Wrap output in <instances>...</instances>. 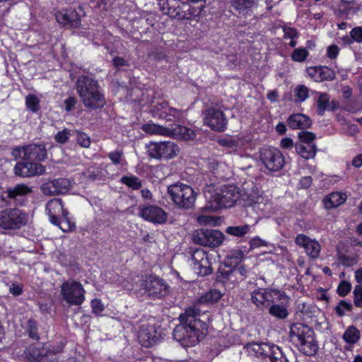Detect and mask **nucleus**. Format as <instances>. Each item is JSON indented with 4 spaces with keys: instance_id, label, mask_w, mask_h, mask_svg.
Masks as SVG:
<instances>
[{
    "instance_id": "30",
    "label": "nucleus",
    "mask_w": 362,
    "mask_h": 362,
    "mask_svg": "<svg viewBox=\"0 0 362 362\" xmlns=\"http://www.w3.org/2000/svg\"><path fill=\"white\" fill-rule=\"evenodd\" d=\"M346 199V194L341 192H332L325 197L324 206L326 209L337 208L341 205Z\"/></svg>"
},
{
    "instance_id": "14",
    "label": "nucleus",
    "mask_w": 362,
    "mask_h": 362,
    "mask_svg": "<svg viewBox=\"0 0 362 362\" xmlns=\"http://www.w3.org/2000/svg\"><path fill=\"white\" fill-rule=\"evenodd\" d=\"M141 286L148 296L153 298L165 296L169 291L168 285L163 279L154 276H146L142 280Z\"/></svg>"
},
{
    "instance_id": "32",
    "label": "nucleus",
    "mask_w": 362,
    "mask_h": 362,
    "mask_svg": "<svg viewBox=\"0 0 362 362\" xmlns=\"http://www.w3.org/2000/svg\"><path fill=\"white\" fill-rule=\"evenodd\" d=\"M141 129L146 134L151 135H161L168 136V134L170 132L169 127L156 124L154 123L143 124Z\"/></svg>"
},
{
    "instance_id": "40",
    "label": "nucleus",
    "mask_w": 362,
    "mask_h": 362,
    "mask_svg": "<svg viewBox=\"0 0 362 362\" xmlns=\"http://www.w3.org/2000/svg\"><path fill=\"white\" fill-rule=\"evenodd\" d=\"M163 117L168 121H180L182 117V112L180 110L170 107L167 112H163Z\"/></svg>"
},
{
    "instance_id": "59",
    "label": "nucleus",
    "mask_w": 362,
    "mask_h": 362,
    "mask_svg": "<svg viewBox=\"0 0 362 362\" xmlns=\"http://www.w3.org/2000/svg\"><path fill=\"white\" fill-rule=\"evenodd\" d=\"M9 291L12 295L18 296L22 293L23 286L20 284H13L9 288Z\"/></svg>"
},
{
    "instance_id": "46",
    "label": "nucleus",
    "mask_w": 362,
    "mask_h": 362,
    "mask_svg": "<svg viewBox=\"0 0 362 362\" xmlns=\"http://www.w3.org/2000/svg\"><path fill=\"white\" fill-rule=\"evenodd\" d=\"M352 305L345 300H341L335 308L336 313L341 317L345 315L346 311H350Z\"/></svg>"
},
{
    "instance_id": "5",
    "label": "nucleus",
    "mask_w": 362,
    "mask_h": 362,
    "mask_svg": "<svg viewBox=\"0 0 362 362\" xmlns=\"http://www.w3.org/2000/svg\"><path fill=\"white\" fill-rule=\"evenodd\" d=\"M168 194L175 205L180 209H192L197 199V194L194 189L189 185L182 183L170 185Z\"/></svg>"
},
{
    "instance_id": "47",
    "label": "nucleus",
    "mask_w": 362,
    "mask_h": 362,
    "mask_svg": "<svg viewBox=\"0 0 362 362\" xmlns=\"http://www.w3.org/2000/svg\"><path fill=\"white\" fill-rule=\"evenodd\" d=\"M76 141L81 146L84 148H88L90 145V137L86 133L81 132H77Z\"/></svg>"
},
{
    "instance_id": "24",
    "label": "nucleus",
    "mask_w": 362,
    "mask_h": 362,
    "mask_svg": "<svg viewBox=\"0 0 362 362\" xmlns=\"http://www.w3.org/2000/svg\"><path fill=\"white\" fill-rule=\"evenodd\" d=\"M23 156L22 158L25 160L42 161L47 158V150L43 144H30L22 147Z\"/></svg>"
},
{
    "instance_id": "44",
    "label": "nucleus",
    "mask_w": 362,
    "mask_h": 362,
    "mask_svg": "<svg viewBox=\"0 0 362 362\" xmlns=\"http://www.w3.org/2000/svg\"><path fill=\"white\" fill-rule=\"evenodd\" d=\"M308 52L305 48H298L295 49L291 58L295 62H303L305 60L306 57H308Z\"/></svg>"
},
{
    "instance_id": "64",
    "label": "nucleus",
    "mask_w": 362,
    "mask_h": 362,
    "mask_svg": "<svg viewBox=\"0 0 362 362\" xmlns=\"http://www.w3.org/2000/svg\"><path fill=\"white\" fill-rule=\"evenodd\" d=\"M64 103H65V105H66L65 110L69 112V111L71 110L75 107V105L76 103V100L74 97H69L65 100Z\"/></svg>"
},
{
    "instance_id": "4",
    "label": "nucleus",
    "mask_w": 362,
    "mask_h": 362,
    "mask_svg": "<svg viewBox=\"0 0 362 362\" xmlns=\"http://www.w3.org/2000/svg\"><path fill=\"white\" fill-rule=\"evenodd\" d=\"M206 194L209 207L214 210L220 208H230L234 206L239 199L240 194L238 189L234 185H224L219 191L214 194Z\"/></svg>"
},
{
    "instance_id": "13",
    "label": "nucleus",
    "mask_w": 362,
    "mask_h": 362,
    "mask_svg": "<svg viewBox=\"0 0 362 362\" xmlns=\"http://www.w3.org/2000/svg\"><path fill=\"white\" fill-rule=\"evenodd\" d=\"M223 238V234L216 229L202 228L193 234L194 243L204 247H218L222 243Z\"/></svg>"
},
{
    "instance_id": "43",
    "label": "nucleus",
    "mask_w": 362,
    "mask_h": 362,
    "mask_svg": "<svg viewBox=\"0 0 362 362\" xmlns=\"http://www.w3.org/2000/svg\"><path fill=\"white\" fill-rule=\"evenodd\" d=\"M319 80L332 81L335 78L334 72L328 67H320Z\"/></svg>"
},
{
    "instance_id": "26",
    "label": "nucleus",
    "mask_w": 362,
    "mask_h": 362,
    "mask_svg": "<svg viewBox=\"0 0 362 362\" xmlns=\"http://www.w3.org/2000/svg\"><path fill=\"white\" fill-rule=\"evenodd\" d=\"M288 298L284 300L276 299V302L272 303L267 308L269 315L279 320L286 319L288 315Z\"/></svg>"
},
{
    "instance_id": "2",
    "label": "nucleus",
    "mask_w": 362,
    "mask_h": 362,
    "mask_svg": "<svg viewBox=\"0 0 362 362\" xmlns=\"http://www.w3.org/2000/svg\"><path fill=\"white\" fill-rule=\"evenodd\" d=\"M76 90L83 105L90 109L103 107L105 104L98 81L88 76H80L76 83Z\"/></svg>"
},
{
    "instance_id": "23",
    "label": "nucleus",
    "mask_w": 362,
    "mask_h": 362,
    "mask_svg": "<svg viewBox=\"0 0 362 362\" xmlns=\"http://www.w3.org/2000/svg\"><path fill=\"white\" fill-rule=\"evenodd\" d=\"M295 243L297 245L303 247L307 255L312 259L319 257L321 247L315 240H313L304 234H298L296 238Z\"/></svg>"
},
{
    "instance_id": "55",
    "label": "nucleus",
    "mask_w": 362,
    "mask_h": 362,
    "mask_svg": "<svg viewBox=\"0 0 362 362\" xmlns=\"http://www.w3.org/2000/svg\"><path fill=\"white\" fill-rule=\"evenodd\" d=\"M341 263L345 267H351L357 263L356 259L341 255L339 256Z\"/></svg>"
},
{
    "instance_id": "8",
    "label": "nucleus",
    "mask_w": 362,
    "mask_h": 362,
    "mask_svg": "<svg viewBox=\"0 0 362 362\" xmlns=\"http://www.w3.org/2000/svg\"><path fill=\"white\" fill-rule=\"evenodd\" d=\"M146 148L148 156L158 160L171 159L179 152L178 146L170 141H151L146 144Z\"/></svg>"
},
{
    "instance_id": "33",
    "label": "nucleus",
    "mask_w": 362,
    "mask_h": 362,
    "mask_svg": "<svg viewBox=\"0 0 362 362\" xmlns=\"http://www.w3.org/2000/svg\"><path fill=\"white\" fill-rule=\"evenodd\" d=\"M317 114L323 115L326 110H333L334 109L333 102L329 101V98L326 93H320L317 101Z\"/></svg>"
},
{
    "instance_id": "42",
    "label": "nucleus",
    "mask_w": 362,
    "mask_h": 362,
    "mask_svg": "<svg viewBox=\"0 0 362 362\" xmlns=\"http://www.w3.org/2000/svg\"><path fill=\"white\" fill-rule=\"evenodd\" d=\"M81 24V18L79 14L75 11L70 9L68 11V25L77 28Z\"/></svg>"
},
{
    "instance_id": "22",
    "label": "nucleus",
    "mask_w": 362,
    "mask_h": 362,
    "mask_svg": "<svg viewBox=\"0 0 362 362\" xmlns=\"http://www.w3.org/2000/svg\"><path fill=\"white\" fill-rule=\"evenodd\" d=\"M15 174L26 177L43 175L45 168L40 163L33 162H18L14 168Z\"/></svg>"
},
{
    "instance_id": "51",
    "label": "nucleus",
    "mask_w": 362,
    "mask_h": 362,
    "mask_svg": "<svg viewBox=\"0 0 362 362\" xmlns=\"http://www.w3.org/2000/svg\"><path fill=\"white\" fill-rule=\"evenodd\" d=\"M354 304L356 306L361 308L362 307V286H356L354 291Z\"/></svg>"
},
{
    "instance_id": "17",
    "label": "nucleus",
    "mask_w": 362,
    "mask_h": 362,
    "mask_svg": "<svg viewBox=\"0 0 362 362\" xmlns=\"http://www.w3.org/2000/svg\"><path fill=\"white\" fill-rule=\"evenodd\" d=\"M250 189L244 188V194L242 195L245 202V206L247 208V212L250 210H263L265 204L263 197L257 191V187L253 182L250 183Z\"/></svg>"
},
{
    "instance_id": "20",
    "label": "nucleus",
    "mask_w": 362,
    "mask_h": 362,
    "mask_svg": "<svg viewBox=\"0 0 362 362\" xmlns=\"http://www.w3.org/2000/svg\"><path fill=\"white\" fill-rule=\"evenodd\" d=\"M192 260L194 271L200 276H204L212 272L206 252L202 249H197L192 254Z\"/></svg>"
},
{
    "instance_id": "60",
    "label": "nucleus",
    "mask_w": 362,
    "mask_h": 362,
    "mask_svg": "<svg viewBox=\"0 0 362 362\" xmlns=\"http://www.w3.org/2000/svg\"><path fill=\"white\" fill-rule=\"evenodd\" d=\"M250 245L252 248L258 247L259 246H266L267 243L259 237H255L250 240Z\"/></svg>"
},
{
    "instance_id": "57",
    "label": "nucleus",
    "mask_w": 362,
    "mask_h": 362,
    "mask_svg": "<svg viewBox=\"0 0 362 362\" xmlns=\"http://www.w3.org/2000/svg\"><path fill=\"white\" fill-rule=\"evenodd\" d=\"M204 7V6L203 4H201L200 6H192L190 4V10H189V13H188L189 16V18H191L192 17H196V16H198L199 15H200Z\"/></svg>"
},
{
    "instance_id": "16",
    "label": "nucleus",
    "mask_w": 362,
    "mask_h": 362,
    "mask_svg": "<svg viewBox=\"0 0 362 362\" xmlns=\"http://www.w3.org/2000/svg\"><path fill=\"white\" fill-rule=\"evenodd\" d=\"M204 123L212 130L223 132L226 129L227 119L222 110L211 107L204 112Z\"/></svg>"
},
{
    "instance_id": "63",
    "label": "nucleus",
    "mask_w": 362,
    "mask_h": 362,
    "mask_svg": "<svg viewBox=\"0 0 362 362\" xmlns=\"http://www.w3.org/2000/svg\"><path fill=\"white\" fill-rule=\"evenodd\" d=\"M93 311L95 313L103 310L104 307L100 300L95 299L91 303Z\"/></svg>"
},
{
    "instance_id": "39",
    "label": "nucleus",
    "mask_w": 362,
    "mask_h": 362,
    "mask_svg": "<svg viewBox=\"0 0 362 362\" xmlns=\"http://www.w3.org/2000/svg\"><path fill=\"white\" fill-rule=\"evenodd\" d=\"M85 176L87 179L92 181L100 180L105 177L104 172L98 168H89L86 173Z\"/></svg>"
},
{
    "instance_id": "62",
    "label": "nucleus",
    "mask_w": 362,
    "mask_h": 362,
    "mask_svg": "<svg viewBox=\"0 0 362 362\" xmlns=\"http://www.w3.org/2000/svg\"><path fill=\"white\" fill-rule=\"evenodd\" d=\"M281 146L284 149H290L294 146V144L291 138L286 137L281 139Z\"/></svg>"
},
{
    "instance_id": "6",
    "label": "nucleus",
    "mask_w": 362,
    "mask_h": 362,
    "mask_svg": "<svg viewBox=\"0 0 362 362\" xmlns=\"http://www.w3.org/2000/svg\"><path fill=\"white\" fill-rule=\"evenodd\" d=\"M45 211L52 223L60 226V228L66 232L75 228V223L68 218V211L64 209L62 202L59 199H52L46 204Z\"/></svg>"
},
{
    "instance_id": "29",
    "label": "nucleus",
    "mask_w": 362,
    "mask_h": 362,
    "mask_svg": "<svg viewBox=\"0 0 362 362\" xmlns=\"http://www.w3.org/2000/svg\"><path fill=\"white\" fill-rule=\"evenodd\" d=\"M288 124L292 129H308L311 127L310 119L303 114H294L288 119Z\"/></svg>"
},
{
    "instance_id": "35",
    "label": "nucleus",
    "mask_w": 362,
    "mask_h": 362,
    "mask_svg": "<svg viewBox=\"0 0 362 362\" xmlns=\"http://www.w3.org/2000/svg\"><path fill=\"white\" fill-rule=\"evenodd\" d=\"M360 338V332L354 326H349L343 334L344 340L351 344L356 343Z\"/></svg>"
},
{
    "instance_id": "28",
    "label": "nucleus",
    "mask_w": 362,
    "mask_h": 362,
    "mask_svg": "<svg viewBox=\"0 0 362 362\" xmlns=\"http://www.w3.org/2000/svg\"><path fill=\"white\" fill-rule=\"evenodd\" d=\"M169 129L170 132L168 136H173L183 140H193L196 137V134L194 130L180 124H171Z\"/></svg>"
},
{
    "instance_id": "56",
    "label": "nucleus",
    "mask_w": 362,
    "mask_h": 362,
    "mask_svg": "<svg viewBox=\"0 0 362 362\" xmlns=\"http://www.w3.org/2000/svg\"><path fill=\"white\" fill-rule=\"evenodd\" d=\"M56 20L61 24L64 25H68V11L65 12H57L56 13Z\"/></svg>"
},
{
    "instance_id": "31",
    "label": "nucleus",
    "mask_w": 362,
    "mask_h": 362,
    "mask_svg": "<svg viewBox=\"0 0 362 362\" xmlns=\"http://www.w3.org/2000/svg\"><path fill=\"white\" fill-rule=\"evenodd\" d=\"M296 153L305 160L313 158L317 152V147L314 144H296Z\"/></svg>"
},
{
    "instance_id": "27",
    "label": "nucleus",
    "mask_w": 362,
    "mask_h": 362,
    "mask_svg": "<svg viewBox=\"0 0 362 362\" xmlns=\"http://www.w3.org/2000/svg\"><path fill=\"white\" fill-rule=\"evenodd\" d=\"M25 354L30 362H46L47 358L51 355L54 356L52 351H49L45 348L29 346Z\"/></svg>"
},
{
    "instance_id": "12",
    "label": "nucleus",
    "mask_w": 362,
    "mask_h": 362,
    "mask_svg": "<svg viewBox=\"0 0 362 362\" xmlns=\"http://www.w3.org/2000/svg\"><path fill=\"white\" fill-rule=\"evenodd\" d=\"M63 299L69 305H80L85 300V290L81 283L67 281L61 286Z\"/></svg>"
},
{
    "instance_id": "34",
    "label": "nucleus",
    "mask_w": 362,
    "mask_h": 362,
    "mask_svg": "<svg viewBox=\"0 0 362 362\" xmlns=\"http://www.w3.org/2000/svg\"><path fill=\"white\" fill-rule=\"evenodd\" d=\"M250 226L248 224L241 226H230L226 228V233L228 235L237 237L243 238L249 233Z\"/></svg>"
},
{
    "instance_id": "54",
    "label": "nucleus",
    "mask_w": 362,
    "mask_h": 362,
    "mask_svg": "<svg viewBox=\"0 0 362 362\" xmlns=\"http://www.w3.org/2000/svg\"><path fill=\"white\" fill-rule=\"evenodd\" d=\"M233 4L237 9L242 10L252 6V0H233Z\"/></svg>"
},
{
    "instance_id": "50",
    "label": "nucleus",
    "mask_w": 362,
    "mask_h": 362,
    "mask_svg": "<svg viewBox=\"0 0 362 362\" xmlns=\"http://www.w3.org/2000/svg\"><path fill=\"white\" fill-rule=\"evenodd\" d=\"M351 288V284L346 281H343L339 284L337 288V293L340 296H345L350 292Z\"/></svg>"
},
{
    "instance_id": "49",
    "label": "nucleus",
    "mask_w": 362,
    "mask_h": 362,
    "mask_svg": "<svg viewBox=\"0 0 362 362\" xmlns=\"http://www.w3.org/2000/svg\"><path fill=\"white\" fill-rule=\"evenodd\" d=\"M71 136L70 130L64 129L62 131L59 132L54 136L55 141L59 144L66 143Z\"/></svg>"
},
{
    "instance_id": "37",
    "label": "nucleus",
    "mask_w": 362,
    "mask_h": 362,
    "mask_svg": "<svg viewBox=\"0 0 362 362\" xmlns=\"http://www.w3.org/2000/svg\"><path fill=\"white\" fill-rule=\"evenodd\" d=\"M120 181L134 190L139 189L142 187V181L135 175L123 176Z\"/></svg>"
},
{
    "instance_id": "41",
    "label": "nucleus",
    "mask_w": 362,
    "mask_h": 362,
    "mask_svg": "<svg viewBox=\"0 0 362 362\" xmlns=\"http://www.w3.org/2000/svg\"><path fill=\"white\" fill-rule=\"evenodd\" d=\"M25 103L27 107L32 112H36L38 111L40 100L36 95L33 94H29L26 96Z\"/></svg>"
},
{
    "instance_id": "18",
    "label": "nucleus",
    "mask_w": 362,
    "mask_h": 362,
    "mask_svg": "<svg viewBox=\"0 0 362 362\" xmlns=\"http://www.w3.org/2000/svg\"><path fill=\"white\" fill-rule=\"evenodd\" d=\"M139 216L144 220L155 224H163L167 221L168 214L161 207L146 205L140 208Z\"/></svg>"
},
{
    "instance_id": "9",
    "label": "nucleus",
    "mask_w": 362,
    "mask_h": 362,
    "mask_svg": "<svg viewBox=\"0 0 362 362\" xmlns=\"http://www.w3.org/2000/svg\"><path fill=\"white\" fill-rule=\"evenodd\" d=\"M28 221L27 214L13 208L0 211V228L6 230H15L25 226Z\"/></svg>"
},
{
    "instance_id": "58",
    "label": "nucleus",
    "mask_w": 362,
    "mask_h": 362,
    "mask_svg": "<svg viewBox=\"0 0 362 362\" xmlns=\"http://www.w3.org/2000/svg\"><path fill=\"white\" fill-rule=\"evenodd\" d=\"M284 37L290 39H294L298 37V32L296 29L290 27L283 28Z\"/></svg>"
},
{
    "instance_id": "52",
    "label": "nucleus",
    "mask_w": 362,
    "mask_h": 362,
    "mask_svg": "<svg viewBox=\"0 0 362 362\" xmlns=\"http://www.w3.org/2000/svg\"><path fill=\"white\" fill-rule=\"evenodd\" d=\"M123 156V151L122 150H117L108 153V158L112 160V162L118 165L121 163V159Z\"/></svg>"
},
{
    "instance_id": "21",
    "label": "nucleus",
    "mask_w": 362,
    "mask_h": 362,
    "mask_svg": "<svg viewBox=\"0 0 362 362\" xmlns=\"http://www.w3.org/2000/svg\"><path fill=\"white\" fill-rule=\"evenodd\" d=\"M33 189L25 184H17L6 189V197L16 206H22L27 200V197L32 194Z\"/></svg>"
},
{
    "instance_id": "45",
    "label": "nucleus",
    "mask_w": 362,
    "mask_h": 362,
    "mask_svg": "<svg viewBox=\"0 0 362 362\" xmlns=\"http://www.w3.org/2000/svg\"><path fill=\"white\" fill-rule=\"evenodd\" d=\"M37 325L35 320H29L28 322L27 332L28 336L33 339H38L39 336L37 334Z\"/></svg>"
},
{
    "instance_id": "61",
    "label": "nucleus",
    "mask_w": 362,
    "mask_h": 362,
    "mask_svg": "<svg viewBox=\"0 0 362 362\" xmlns=\"http://www.w3.org/2000/svg\"><path fill=\"white\" fill-rule=\"evenodd\" d=\"M339 52V49L337 45H330L327 48V56L330 59H335L337 57Z\"/></svg>"
},
{
    "instance_id": "11",
    "label": "nucleus",
    "mask_w": 362,
    "mask_h": 362,
    "mask_svg": "<svg viewBox=\"0 0 362 362\" xmlns=\"http://www.w3.org/2000/svg\"><path fill=\"white\" fill-rule=\"evenodd\" d=\"M160 11L171 18L189 19L190 4L184 0H158Z\"/></svg>"
},
{
    "instance_id": "1",
    "label": "nucleus",
    "mask_w": 362,
    "mask_h": 362,
    "mask_svg": "<svg viewBox=\"0 0 362 362\" xmlns=\"http://www.w3.org/2000/svg\"><path fill=\"white\" fill-rule=\"evenodd\" d=\"M200 310L189 308L179 317L180 323L173 330V337L183 346L196 345L207 334L206 324L200 320Z\"/></svg>"
},
{
    "instance_id": "7",
    "label": "nucleus",
    "mask_w": 362,
    "mask_h": 362,
    "mask_svg": "<svg viewBox=\"0 0 362 362\" xmlns=\"http://www.w3.org/2000/svg\"><path fill=\"white\" fill-rule=\"evenodd\" d=\"M250 354L262 357L264 362H288L280 348L267 343H251L247 346Z\"/></svg>"
},
{
    "instance_id": "38",
    "label": "nucleus",
    "mask_w": 362,
    "mask_h": 362,
    "mask_svg": "<svg viewBox=\"0 0 362 362\" xmlns=\"http://www.w3.org/2000/svg\"><path fill=\"white\" fill-rule=\"evenodd\" d=\"M294 102L302 103L308 97V88L304 85H298L293 90Z\"/></svg>"
},
{
    "instance_id": "48",
    "label": "nucleus",
    "mask_w": 362,
    "mask_h": 362,
    "mask_svg": "<svg viewBox=\"0 0 362 362\" xmlns=\"http://www.w3.org/2000/svg\"><path fill=\"white\" fill-rule=\"evenodd\" d=\"M298 137L300 140V144H313L315 139V135L310 132H300L298 133Z\"/></svg>"
},
{
    "instance_id": "3",
    "label": "nucleus",
    "mask_w": 362,
    "mask_h": 362,
    "mask_svg": "<svg viewBox=\"0 0 362 362\" xmlns=\"http://www.w3.org/2000/svg\"><path fill=\"white\" fill-rule=\"evenodd\" d=\"M289 338L303 354L313 356L317 352L315 332L309 326L300 322L293 324L290 327Z\"/></svg>"
},
{
    "instance_id": "36",
    "label": "nucleus",
    "mask_w": 362,
    "mask_h": 362,
    "mask_svg": "<svg viewBox=\"0 0 362 362\" xmlns=\"http://www.w3.org/2000/svg\"><path fill=\"white\" fill-rule=\"evenodd\" d=\"M223 296L221 291L217 289H211L200 297V302L214 303Z\"/></svg>"
},
{
    "instance_id": "53",
    "label": "nucleus",
    "mask_w": 362,
    "mask_h": 362,
    "mask_svg": "<svg viewBox=\"0 0 362 362\" xmlns=\"http://www.w3.org/2000/svg\"><path fill=\"white\" fill-rule=\"evenodd\" d=\"M351 39L358 43L362 42V27H356L350 32Z\"/></svg>"
},
{
    "instance_id": "10",
    "label": "nucleus",
    "mask_w": 362,
    "mask_h": 362,
    "mask_svg": "<svg viewBox=\"0 0 362 362\" xmlns=\"http://www.w3.org/2000/svg\"><path fill=\"white\" fill-rule=\"evenodd\" d=\"M287 296L279 290L259 288L251 293V301L261 310L267 309L276 300H284Z\"/></svg>"
},
{
    "instance_id": "19",
    "label": "nucleus",
    "mask_w": 362,
    "mask_h": 362,
    "mask_svg": "<svg viewBox=\"0 0 362 362\" xmlns=\"http://www.w3.org/2000/svg\"><path fill=\"white\" fill-rule=\"evenodd\" d=\"M70 188V182L66 178H58L44 182L40 189L43 194L54 196L66 193Z\"/></svg>"
},
{
    "instance_id": "25",
    "label": "nucleus",
    "mask_w": 362,
    "mask_h": 362,
    "mask_svg": "<svg viewBox=\"0 0 362 362\" xmlns=\"http://www.w3.org/2000/svg\"><path fill=\"white\" fill-rule=\"evenodd\" d=\"M138 339L141 344L149 347L156 342V331L153 325H142L138 334Z\"/></svg>"
},
{
    "instance_id": "15",
    "label": "nucleus",
    "mask_w": 362,
    "mask_h": 362,
    "mask_svg": "<svg viewBox=\"0 0 362 362\" xmlns=\"http://www.w3.org/2000/svg\"><path fill=\"white\" fill-rule=\"evenodd\" d=\"M260 160L269 171H278L284 165V158L279 150L275 148H262Z\"/></svg>"
}]
</instances>
